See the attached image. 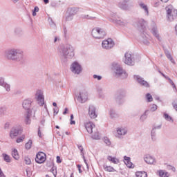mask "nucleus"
I'll use <instances>...</instances> for the list:
<instances>
[{
	"label": "nucleus",
	"mask_w": 177,
	"mask_h": 177,
	"mask_svg": "<svg viewBox=\"0 0 177 177\" xmlns=\"http://www.w3.org/2000/svg\"><path fill=\"white\" fill-rule=\"evenodd\" d=\"M124 63L125 64H127V66H133L135 64V62H133V59H132V54L129 52H127L124 54Z\"/></svg>",
	"instance_id": "nucleus-9"
},
{
	"label": "nucleus",
	"mask_w": 177,
	"mask_h": 177,
	"mask_svg": "<svg viewBox=\"0 0 177 177\" xmlns=\"http://www.w3.org/2000/svg\"><path fill=\"white\" fill-rule=\"evenodd\" d=\"M102 46L103 49H106V50H109V49H111V48H113V46L102 45Z\"/></svg>",
	"instance_id": "nucleus-46"
},
{
	"label": "nucleus",
	"mask_w": 177,
	"mask_h": 177,
	"mask_svg": "<svg viewBox=\"0 0 177 177\" xmlns=\"http://www.w3.org/2000/svg\"><path fill=\"white\" fill-rule=\"evenodd\" d=\"M143 118H146V113H145V115H142L140 117V120H143Z\"/></svg>",
	"instance_id": "nucleus-58"
},
{
	"label": "nucleus",
	"mask_w": 177,
	"mask_h": 177,
	"mask_svg": "<svg viewBox=\"0 0 177 177\" xmlns=\"http://www.w3.org/2000/svg\"><path fill=\"white\" fill-rule=\"evenodd\" d=\"M164 118L166 120V121H170L171 122H174V120L172 119V117L168 115V113H164Z\"/></svg>",
	"instance_id": "nucleus-25"
},
{
	"label": "nucleus",
	"mask_w": 177,
	"mask_h": 177,
	"mask_svg": "<svg viewBox=\"0 0 177 177\" xmlns=\"http://www.w3.org/2000/svg\"><path fill=\"white\" fill-rule=\"evenodd\" d=\"M31 103H32V101L30 99H26L24 100L22 103V106L25 110H26V113L25 114V119L24 122L26 125H30L31 124V115H32V112L31 110L30 109L31 107Z\"/></svg>",
	"instance_id": "nucleus-3"
},
{
	"label": "nucleus",
	"mask_w": 177,
	"mask_h": 177,
	"mask_svg": "<svg viewBox=\"0 0 177 177\" xmlns=\"http://www.w3.org/2000/svg\"><path fill=\"white\" fill-rule=\"evenodd\" d=\"M4 56L7 60H12V62H23L25 59L24 52L17 48L6 50Z\"/></svg>",
	"instance_id": "nucleus-1"
},
{
	"label": "nucleus",
	"mask_w": 177,
	"mask_h": 177,
	"mask_svg": "<svg viewBox=\"0 0 177 177\" xmlns=\"http://www.w3.org/2000/svg\"><path fill=\"white\" fill-rule=\"evenodd\" d=\"M160 74H161V75H162V77H164V78H165V80H167V78H169V77L165 75L164 73H162L161 71H159Z\"/></svg>",
	"instance_id": "nucleus-53"
},
{
	"label": "nucleus",
	"mask_w": 177,
	"mask_h": 177,
	"mask_svg": "<svg viewBox=\"0 0 177 177\" xmlns=\"http://www.w3.org/2000/svg\"><path fill=\"white\" fill-rule=\"evenodd\" d=\"M157 105L156 104H151L150 106V110L151 111H156V110H157Z\"/></svg>",
	"instance_id": "nucleus-40"
},
{
	"label": "nucleus",
	"mask_w": 177,
	"mask_h": 177,
	"mask_svg": "<svg viewBox=\"0 0 177 177\" xmlns=\"http://www.w3.org/2000/svg\"><path fill=\"white\" fill-rule=\"evenodd\" d=\"M88 115L93 120L97 117V114H96V108L93 106V105H90L88 107Z\"/></svg>",
	"instance_id": "nucleus-14"
},
{
	"label": "nucleus",
	"mask_w": 177,
	"mask_h": 177,
	"mask_svg": "<svg viewBox=\"0 0 177 177\" xmlns=\"http://www.w3.org/2000/svg\"><path fill=\"white\" fill-rule=\"evenodd\" d=\"M46 161V154L44 152H38L36 155L35 162L37 164H43Z\"/></svg>",
	"instance_id": "nucleus-8"
},
{
	"label": "nucleus",
	"mask_w": 177,
	"mask_h": 177,
	"mask_svg": "<svg viewBox=\"0 0 177 177\" xmlns=\"http://www.w3.org/2000/svg\"><path fill=\"white\" fill-rule=\"evenodd\" d=\"M36 97L38 104H39L40 106H44L45 97H44V93L41 91H37Z\"/></svg>",
	"instance_id": "nucleus-10"
},
{
	"label": "nucleus",
	"mask_w": 177,
	"mask_h": 177,
	"mask_svg": "<svg viewBox=\"0 0 177 177\" xmlns=\"http://www.w3.org/2000/svg\"><path fill=\"white\" fill-rule=\"evenodd\" d=\"M10 127V122H6L4 124V129H9Z\"/></svg>",
	"instance_id": "nucleus-48"
},
{
	"label": "nucleus",
	"mask_w": 177,
	"mask_h": 177,
	"mask_svg": "<svg viewBox=\"0 0 177 177\" xmlns=\"http://www.w3.org/2000/svg\"><path fill=\"white\" fill-rule=\"evenodd\" d=\"M91 35L95 39H103L106 36V31L100 28L96 27L92 30Z\"/></svg>",
	"instance_id": "nucleus-4"
},
{
	"label": "nucleus",
	"mask_w": 177,
	"mask_h": 177,
	"mask_svg": "<svg viewBox=\"0 0 177 177\" xmlns=\"http://www.w3.org/2000/svg\"><path fill=\"white\" fill-rule=\"evenodd\" d=\"M140 6L144 9V10H145L147 15H149V10L147 9V6L143 4V3H140Z\"/></svg>",
	"instance_id": "nucleus-35"
},
{
	"label": "nucleus",
	"mask_w": 177,
	"mask_h": 177,
	"mask_svg": "<svg viewBox=\"0 0 177 177\" xmlns=\"http://www.w3.org/2000/svg\"><path fill=\"white\" fill-rule=\"evenodd\" d=\"M39 8L38 7H35L34 11L32 12V16H37L36 12H39Z\"/></svg>",
	"instance_id": "nucleus-44"
},
{
	"label": "nucleus",
	"mask_w": 177,
	"mask_h": 177,
	"mask_svg": "<svg viewBox=\"0 0 177 177\" xmlns=\"http://www.w3.org/2000/svg\"><path fill=\"white\" fill-rule=\"evenodd\" d=\"M152 33L155 37H156V38H158V33L155 29L152 30Z\"/></svg>",
	"instance_id": "nucleus-49"
},
{
	"label": "nucleus",
	"mask_w": 177,
	"mask_h": 177,
	"mask_svg": "<svg viewBox=\"0 0 177 177\" xmlns=\"http://www.w3.org/2000/svg\"><path fill=\"white\" fill-rule=\"evenodd\" d=\"M12 156L13 157V158H15V160H19L20 156L19 155V151H17V149H12Z\"/></svg>",
	"instance_id": "nucleus-20"
},
{
	"label": "nucleus",
	"mask_w": 177,
	"mask_h": 177,
	"mask_svg": "<svg viewBox=\"0 0 177 177\" xmlns=\"http://www.w3.org/2000/svg\"><path fill=\"white\" fill-rule=\"evenodd\" d=\"M121 99H122L121 97V96H118V97H116V102H118L119 104H121V102H120Z\"/></svg>",
	"instance_id": "nucleus-52"
},
{
	"label": "nucleus",
	"mask_w": 177,
	"mask_h": 177,
	"mask_svg": "<svg viewBox=\"0 0 177 177\" xmlns=\"http://www.w3.org/2000/svg\"><path fill=\"white\" fill-rule=\"evenodd\" d=\"M56 41H57V37L55 38V42H56Z\"/></svg>",
	"instance_id": "nucleus-63"
},
{
	"label": "nucleus",
	"mask_w": 177,
	"mask_h": 177,
	"mask_svg": "<svg viewBox=\"0 0 177 177\" xmlns=\"http://www.w3.org/2000/svg\"><path fill=\"white\" fill-rule=\"evenodd\" d=\"M113 66L115 67V77H121V78H127L128 77V73L124 71L120 65L118 64H113Z\"/></svg>",
	"instance_id": "nucleus-5"
},
{
	"label": "nucleus",
	"mask_w": 177,
	"mask_h": 177,
	"mask_svg": "<svg viewBox=\"0 0 177 177\" xmlns=\"http://www.w3.org/2000/svg\"><path fill=\"white\" fill-rule=\"evenodd\" d=\"M77 100L80 103H85L88 100V93L86 91H82L77 97Z\"/></svg>",
	"instance_id": "nucleus-13"
},
{
	"label": "nucleus",
	"mask_w": 177,
	"mask_h": 177,
	"mask_svg": "<svg viewBox=\"0 0 177 177\" xmlns=\"http://www.w3.org/2000/svg\"><path fill=\"white\" fill-rule=\"evenodd\" d=\"M53 114L54 115H57V114L59 113V108L56 107L53 109Z\"/></svg>",
	"instance_id": "nucleus-45"
},
{
	"label": "nucleus",
	"mask_w": 177,
	"mask_h": 177,
	"mask_svg": "<svg viewBox=\"0 0 177 177\" xmlns=\"http://www.w3.org/2000/svg\"><path fill=\"white\" fill-rule=\"evenodd\" d=\"M6 111V108L0 107V115H3V114H5Z\"/></svg>",
	"instance_id": "nucleus-41"
},
{
	"label": "nucleus",
	"mask_w": 177,
	"mask_h": 177,
	"mask_svg": "<svg viewBox=\"0 0 177 177\" xmlns=\"http://www.w3.org/2000/svg\"><path fill=\"white\" fill-rule=\"evenodd\" d=\"M165 55L167 57V59H169V60H170V62L173 64H175V60L172 57V55H171V53H169V51L168 50L165 49Z\"/></svg>",
	"instance_id": "nucleus-18"
},
{
	"label": "nucleus",
	"mask_w": 177,
	"mask_h": 177,
	"mask_svg": "<svg viewBox=\"0 0 177 177\" xmlns=\"http://www.w3.org/2000/svg\"><path fill=\"white\" fill-rule=\"evenodd\" d=\"M159 176L160 177H169V174L168 172H166L163 170L159 171Z\"/></svg>",
	"instance_id": "nucleus-23"
},
{
	"label": "nucleus",
	"mask_w": 177,
	"mask_h": 177,
	"mask_svg": "<svg viewBox=\"0 0 177 177\" xmlns=\"http://www.w3.org/2000/svg\"><path fill=\"white\" fill-rule=\"evenodd\" d=\"M37 135H38L39 138H42V133L41 132V127H39V128H38Z\"/></svg>",
	"instance_id": "nucleus-47"
},
{
	"label": "nucleus",
	"mask_w": 177,
	"mask_h": 177,
	"mask_svg": "<svg viewBox=\"0 0 177 177\" xmlns=\"http://www.w3.org/2000/svg\"><path fill=\"white\" fill-rule=\"evenodd\" d=\"M44 3H49V0H44Z\"/></svg>",
	"instance_id": "nucleus-61"
},
{
	"label": "nucleus",
	"mask_w": 177,
	"mask_h": 177,
	"mask_svg": "<svg viewBox=\"0 0 177 177\" xmlns=\"http://www.w3.org/2000/svg\"><path fill=\"white\" fill-rule=\"evenodd\" d=\"M19 129L12 128L10 132V137L11 138V139H15L16 136H19Z\"/></svg>",
	"instance_id": "nucleus-16"
},
{
	"label": "nucleus",
	"mask_w": 177,
	"mask_h": 177,
	"mask_svg": "<svg viewBox=\"0 0 177 177\" xmlns=\"http://www.w3.org/2000/svg\"><path fill=\"white\" fill-rule=\"evenodd\" d=\"M59 52L64 62H66L67 59H73V57H74V47L71 45L60 46Z\"/></svg>",
	"instance_id": "nucleus-2"
},
{
	"label": "nucleus",
	"mask_w": 177,
	"mask_h": 177,
	"mask_svg": "<svg viewBox=\"0 0 177 177\" xmlns=\"http://www.w3.org/2000/svg\"><path fill=\"white\" fill-rule=\"evenodd\" d=\"M77 167L78 168V171H79L80 174H81V172H82V171L81 170V165H77Z\"/></svg>",
	"instance_id": "nucleus-55"
},
{
	"label": "nucleus",
	"mask_w": 177,
	"mask_h": 177,
	"mask_svg": "<svg viewBox=\"0 0 177 177\" xmlns=\"http://www.w3.org/2000/svg\"><path fill=\"white\" fill-rule=\"evenodd\" d=\"M3 157L4 161H6V162H10V156H9V155L3 153Z\"/></svg>",
	"instance_id": "nucleus-31"
},
{
	"label": "nucleus",
	"mask_w": 177,
	"mask_h": 177,
	"mask_svg": "<svg viewBox=\"0 0 177 177\" xmlns=\"http://www.w3.org/2000/svg\"><path fill=\"white\" fill-rule=\"evenodd\" d=\"M50 172L53 174L54 176H56V172L55 174V169L53 167L50 169Z\"/></svg>",
	"instance_id": "nucleus-56"
},
{
	"label": "nucleus",
	"mask_w": 177,
	"mask_h": 177,
	"mask_svg": "<svg viewBox=\"0 0 177 177\" xmlns=\"http://www.w3.org/2000/svg\"><path fill=\"white\" fill-rule=\"evenodd\" d=\"M84 127L88 133H93V129L95 128V124H93V122L91 121L86 122L84 123Z\"/></svg>",
	"instance_id": "nucleus-11"
},
{
	"label": "nucleus",
	"mask_w": 177,
	"mask_h": 177,
	"mask_svg": "<svg viewBox=\"0 0 177 177\" xmlns=\"http://www.w3.org/2000/svg\"><path fill=\"white\" fill-rule=\"evenodd\" d=\"M57 162L60 164L62 162V160L60 159V156H57Z\"/></svg>",
	"instance_id": "nucleus-54"
},
{
	"label": "nucleus",
	"mask_w": 177,
	"mask_h": 177,
	"mask_svg": "<svg viewBox=\"0 0 177 177\" xmlns=\"http://www.w3.org/2000/svg\"><path fill=\"white\" fill-rule=\"evenodd\" d=\"M24 161H25V163L26 164V165H30V164H31V159H30V158H28V156L24 157Z\"/></svg>",
	"instance_id": "nucleus-34"
},
{
	"label": "nucleus",
	"mask_w": 177,
	"mask_h": 177,
	"mask_svg": "<svg viewBox=\"0 0 177 177\" xmlns=\"http://www.w3.org/2000/svg\"><path fill=\"white\" fill-rule=\"evenodd\" d=\"M53 106H54V107H57V104L56 102H53Z\"/></svg>",
	"instance_id": "nucleus-59"
},
{
	"label": "nucleus",
	"mask_w": 177,
	"mask_h": 177,
	"mask_svg": "<svg viewBox=\"0 0 177 177\" xmlns=\"http://www.w3.org/2000/svg\"><path fill=\"white\" fill-rule=\"evenodd\" d=\"M109 161H111L113 164H117L118 162V160L115 158H113L111 156H108Z\"/></svg>",
	"instance_id": "nucleus-32"
},
{
	"label": "nucleus",
	"mask_w": 177,
	"mask_h": 177,
	"mask_svg": "<svg viewBox=\"0 0 177 177\" xmlns=\"http://www.w3.org/2000/svg\"><path fill=\"white\" fill-rule=\"evenodd\" d=\"M127 130L123 128H119L117 129V133L119 136H124V135H127Z\"/></svg>",
	"instance_id": "nucleus-21"
},
{
	"label": "nucleus",
	"mask_w": 177,
	"mask_h": 177,
	"mask_svg": "<svg viewBox=\"0 0 177 177\" xmlns=\"http://www.w3.org/2000/svg\"><path fill=\"white\" fill-rule=\"evenodd\" d=\"M26 139V136H22L19 138H18L16 140L17 143H21Z\"/></svg>",
	"instance_id": "nucleus-36"
},
{
	"label": "nucleus",
	"mask_w": 177,
	"mask_h": 177,
	"mask_svg": "<svg viewBox=\"0 0 177 177\" xmlns=\"http://www.w3.org/2000/svg\"><path fill=\"white\" fill-rule=\"evenodd\" d=\"M73 120H74V115L71 114V122H70L71 125H75V121H74Z\"/></svg>",
	"instance_id": "nucleus-43"
},
{
	"label": "nucleus",
	"mask_w": 177,
	"mask_h": 177,
	"mask_svg": "<svg viewBox=\"0 0 177 177\" xmlns=\"http://www.w3.org/2000/svg\"><path fill=\"white\" fill-rule=\"evenodd\" d=\"M166 78H167V80H168V81H169L170 85H171L172 88H174L175 92H176V91H177L176 86L175 85V83H174V81H172V80H171V78H169V77H166Z\"/></svg>",
	"instance_id": "nucleus-26"
},
{
	"label": "nucleus",
	"mask_w": 177,
	"mask_h": 177,
	"mask_svg": "<svg viewBox=\"0 0 177 177\" xmlns=\"http://www.w3.org/2000/svg\"><path fill=\"white\" fill-rule=\"evenodd\" d=\"M161 128V125H159L156 127H154L152 131H151V136H152V139H153V136H154V132L156 131V129H160Z\"/></svg>",
	"instance_id": "nucleus-39"
},
{
	"label": "nucleus",
	"mask_w": 177,
	"mask_h": 177,
	"mask_svg": "<svg viewBox=\"0 0 177 177\" xmlns=\"http://www.w3.org/2000/svg\"><path fill=\"white\" fill-rule=\"evenodd\" d=\"M102 45H114V41L111 38H108L102 41Z\"/></svg>",
	"instance_id": "nucleus-19"
},
{
	"label": "nucleus",
	"mask_w": 177,
	"mask_h": 177,
	"mask_svg": "<svg viewBox=\"0 0 177 177\" xmlns=\"http://www.w3.org/2000/svg\"><path fill=\"white\" fill-rule=\"evenodd\" d=\"M136 177H147V173L145 171H137L136 173Z\"/></svg>",
	"instance_id": "nucleus-22"
},
{
	"label": "nucleus",
	"mask_w": 177,
	"mask_h": 177,
	"mask_svg": "<svg viewBox=\"0 0 177 177\" xmlns=\"http://www.w3.org/2000/svg\"><path fill=\"white\" fill-rule=\"evenodd\" d=\"M160 1H161V2L167 3V2H168V1H169V0H160Z\"/></svg>",
	"instance_id": "nucleus-60"
},
{
	"label": "nucleus",
	"mask_w": 177,
	"mask_h": 177,
	"mask_svg": "<svg viewBox=\"0 0 177 177\" xmlns=\"http://www.w3.org/2000/svg\"><path fill=\"white\" fill-rule=\"evenodd\" d=\"M124 164L127 165V167H128V168H132V165H133V164L131 162V158L127 156H124Z\"/></svg>",
	"instance_id": "nucleus-17"
},
{
	"label": "nucleus",
	"mask_w": 177,
	"mask_h": 177,
	"mask_svg": "<svg viewBox=\"0 0 177 177\" xmlns=\"http://www.w3.org/2000/svg\"><path fill=\"white\" fill-rule=\"evenodd\" d=\"M147 102H153V97L151 95L150 93H147L146 95Z\"/></svg>",
	"instance_id": "nucleus-37"
},
{
	"label": "nucleus",
	"mask_w": 177,
	"mask_h": 177,
	"mask_svg": "<svg viewBox=\"0 0 177 177\" xmlns=\"http://www.w3.org/2000/svg\"><path fill=\"white\" fill-rule=\"evenodd\" d=\"M67 111H68V109L65 108L64 111L63 112L64 115H66V114H67Z\"/></svg>",
	"instance_id": "nucleus-57"
},
{
	"label": "nucleus",
	"mask_w": 177,
	"mask_h": 177,
	"mask_svg": "<svg viewBox=\"0 0 177 177\" xmlns=\"http://www.w3.org/2000/svg\"><path fill=\"white\" fill-rule=\"evenodd\" d=\"M104 169L106 171V172H114V171H115L114 167L111 166H104Z\"/></svg>",
	"instance_id": "nucleus-24"
},
{
	"label": "nucleus",
	"mask_w": 177,
	"mask_h": 177,
	"mask_svg": "<svg viewBox=\"0 0 177 177\" xmlns=\"http://www.w3.org/2000/svg\"><path fill=\"white\" fill-rule=\"evenodd\" d=\"M46 177H49V175L46 174Z\"/></svg>",
	"instance_id": "nucleus-64"
},
{
	"label": "nucleus",
	"mask_w": 177,
	"mask_h": 177,
	"mask_svg": "<svg viewBox=\"0 0 177 177\" xmlns=\"http://www.w3.org/2000/svg\"><path fill=\"white\" fill-rule=\"evenodd\" d=\"M166 78H167V80H168V81H169L170 85H171L172 88H174L175 92H176V91H177L176 86L175 85V83H174V81H172V80H171V78H169V77H166Z\"/></svg>",
	"instance_id": "nucleus-27"
},
{
	"label": "nucleus",
	"mask_w": 177,
	"mask_h": 177,
	"mask_svg": "<svg viewBox=\"0 0 177 177\" xmlns=\"http://www.w3.org/2000/svg\"><path fill=\"white\" fill-rule=\"evenodd\" d=\"M92 138L95 140H99V139H100V136L99 135V132L97 131L94 132V134L92 136Z\"/></svg>",
	"instance_id": "nucleus-29"
},
{
	"label": "nucleus",
	"mask_w": 177,
	"mask_h": 177,
	"mask_svg": "<svg viewBox=\"0 0 177 177\" xmlns=\"http://www.w3.org/2000/svg\"><path fill=\"white\" fill-rule=\"evenodd\" d=\"M71 71H72L73 74H80L81 71H82V67L78 62H75L71 66Z\"/></svg>",
	"instance_id": "nucleus-7"
},
{
	"label": "nucleus",
	"mask_w": 177,
	"mask_h": 177,
	"mask_svg": "<svg viewBox=\"0 0 177 177\" xmlns=\"http://www.w3.org/2000/svg\"><path fill=\"white\" fill-rule=\"evenodd\" d=\"M104 142L107 145V146H110V145H111V142H110V140L107 137L104 138Z\"/></svg>",
	"instance_id": "nucleus-38"
},
{
	"label": "nucleus",
	"mask_w": 177,
	"mask_h": 177,
	"mask_svg": "<svg viewBox=\"0 0 177 177\" xmlns=\"http://www.w3.org/2000/svg\"><path fill=\"white\" fill-rule=\"evenodd\" d=\"M172 106H173L174 110H176V111H177V99H176V100L172 102Z\"/></svg>",
	"instance_id": "nucleus-42"
},
{
	"label": "nucleus",
	"mask_w": 177,
	"mask_h": 177,
	"mask_svg": "<svg viewBox=\"0 0 177 177\" xmlns=\"http://www.w3.org/2000/svg\"><path fill=\"white\" fill-rule=\"evenodd\" d=\"M144 160L147 164H153L156 162V159L153 158V156H151L150 155H146L144 158Z\"/></svg>",
	"instance_id": "nucleus-15"
},
{
	"label": "nucleus",
	"mask_w": 177,
	"mask_h": 177,
	"mask_svg": "<svg viewBox=\"0 0 177 177\" xmlns=\"http://www.w3.org/2000/svg\"><path fill=\"white\" fill-rule=\"evenodd\" d=\"M171 170L173 172H175V171H176V169H175V167H171Z\"/></svg>",
	"instance_id": "nucleus-62"
},
{
	"label": "nucleus",
	"mask_w": 177,
	"mask_h": 177,
	"mask_svg": "<svg viewBox=\"0 0 177 177\" xmlns=\"http://www.w3.org/2000/svg\"><path fill=\"white\" fill-rule=\"evenodd\" d=\"M5 83V80L2 77H0V86H2Z\"/></svg>",
	"instance_id": "nucleus-51"
},
{
	"label": "nucleus",
	"mask_w": 177,
	"mask_h": 177,
	"mask_svg": "<svg viewBox=\"0 0 177 177\" xmlns=\"http://www.w3.org/2000/svg\"><path fill=\"white\" fill-rule=\"evenodd\" d=\"M166 12L167 13V17L169 19H175L177 16V10L174 8L172 5H169L166 7Z\"/></svg>",
	"instance_id": "nucleus-6"
},
{
	"label": "nucleus",
	"mask_w": 177,
	"mask_h": 177,
	"mask_svg": "<svg viewBox=\"0 0 177 177\" xmlns=\"http://www.w3.org/2000/svg\"><path fill=\"white\" fill-rule=\"evenodd\" d=\"M93 78H94L95 80H96V78H97L98 81H100V80H102V76H99V75H93Z\"/></svg>",
	"instance_id": "nucleus-50"
},
{
	"label": "nucleus",
	"mask_w": 177,
	"mask_h": 177,
	"mask_svg": "<svg viewBox=\"0 0 177 177\" xmlns=\"http://www.w3.org/2000/svg\"><path fill=\"white\" fill-rule=\"evenodd\" d=\"M134 80L138 82V84H140L142 86H145V88H149L150 85L146 80H143V77H141L139 75H134Z\"/></svg>",
	"instance_id": "nucleus-12"
},
{
	"label": "nucleus",
	"mask_w": 177,
	"mask_h": 177,
	"mask_svg": "<svg viewBox=\"0 0 177 177\" xmlns=\"http://www.w3.org/2000/svg\"><path fill=\"white\" fill-rule=\"evenodd\" d=\"M31 146H32V140H29L28 142L25 145V147L27 150H30V149H31Z\"/></svg>",
	"instance_id": "nucleus-28"
},
{
	"label": "nucleus",
	"mask_w": 177,
	"mask_h": 177,
	"mask_svg": "<svg viewBox=\"0 0 177 177\" xmlns=\"http://www.w3.org/2000/svg\"><path fill=\"white\" fill-rule=\"evenodd\" d=\"M77 147L80 150L81 154L83 156V158H84V162H86V160H85V156L84 155V147L82 145H77Z\"/></svg>",
	"instance_id": "nucleus-33"
},
{
	"label": "nucleus",
	"mask_w": 177,
	"mask_h": 177,
	"mask_svg": "<svg viewBox=\"0 0 177 177\" xmlns=\"http://www.w3.org/2000/svg\"><path fill=\"white\" fill-rule=\"evenodd\" d=\"M2 86L5 88L7 92H10V85L9 84L4 82Z\"/></svg>",
	"instance_id": "nucleus-30"
}]
</instances>
